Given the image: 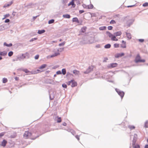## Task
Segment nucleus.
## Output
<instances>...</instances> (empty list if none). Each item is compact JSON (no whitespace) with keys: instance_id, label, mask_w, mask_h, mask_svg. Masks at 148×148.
<instances>
[{"instance_id":"nucleus-14","label":"nucleus","mask_w":148,"mask_h":148,"mask_svg":"<svg viewBox=\"0 0 148 148\" xmlns=\"http://www.w3.org/2000/svg\"><path fill=\"white\" fill-rule=\"evenodd\" d=\"M126 47L125 42L123 40L122 41V44L121 45V47L125 48Z\"/></svg>"},{"instance_id":"nucleus-4","label":"nucleus","mask_w":148,"mask_h":148,"mask_svg":"<svg viewBox=\"0 0 148 148\" xmlns=\"http://www.w3.org/2000/svg\"><path fill=\"white\" fill-rule=\"evenodd\" d=\"M94 66H91L89 67L88 68L86 71L84 72V73L85 74L88 73L91 71H93L94 68Z\"/></svg>"},{"instance_id":"nucleus-36","label":"nucleus","mask_w":148,"mask_h":148,"mask_svg":"<svg viewBox=\"0 0 148 148\" xmlns=\"http://www.w3.org/2000/svg\"><path fill=\"white\" fill-rule=\"evenodd\" d=\"M13 54V52L11 51L9 52L8 53V55L9 56H11Z\"/></svg>"},{"instance_id":"nucleus-44","label":"nucleus","mask_w":148,"mask_h":148,"mask_svg":"<svg viewBox=\"0 0 148 148\" xmlns=\"http://www.w3.org/2000/svg\"><path fill=\"white\" fill-rule=\"evenodd\" d=\"M112 28H113V27L112 26H109L108 27V29L109 30H112Z\"/></svg>"},{"instance_id":"nucleus-8","label":"nucleus","mask_w":148,"mask_h":148,"mask_svg":"<svg viewBox=\"0 0 148 148\" xmlns=\"http://www.w3.org/2000/svg\"><path fill=\"white\" fill-rule=\"evenodd\" d=\"M7 53L6 51H3L2 52L0 51V56H5L7 55ZM2 58L0 56V60H2Z\"/></svg>"},{"instance_id":"nucleus-42","label":"nucleus","mask_w":148,"mask_h":148,"mask_svg":"<svg viewBox=\"0 0 148 148\" xmlns=\"http://www.w3.org/2000/svg\"><path fill=\"white\" fill-rule=\"evenodd\" d=\"M143 7H146L148 6V3H144L143 5Z\"/></svg>"},{"instance_id":"nucleus-45","label":"nucleus","mask_w":148,"mask_h":148,"mask_svg":"<svg viewBox=\"0 0 148 148\" xmlns=\"http://www.w3.org/2000/svg\"><path fill=\"white\" fill-rule=\"evenodd\" d=\"M65 43V42H62L61 43L59 44V45L60 46H63L64 45Z\"/></svg>"},{"instance_id":"nucleus-27","label":"nucleus","mask_w":148,"mask_h":148,"mask_svg":"<svg viewBox=\"0 0 148 148\" xmlns=\"http://www.w3.org/2000/svg\"><path fill=\"white\" fill-rule=\"evenodd\" d=\"M145 128L148 127V120L145 123Z\"/></svg>"},{"instance_id":"nucleus-55","label":"nucleus","mask_w":148,"mask_h":148,"mask_svg":"<svg viewBox=\"0 0 148 148\" xmlns=\"http://www.w3.org/2000/svg\"><path fill=\"white\" fill-rule=\"evenodd\" d=\"M145 148H148V145H145Z\"/></svg>"},{"instance_id":"nucleus-51","label":"nucleus","mask_w":148,"mask_h":148,"mask_svg":"<svg viewBox=\"0 0 148 148\" xmlns=\"http://www.w3.org/2000/svg\"><path fill=\"white\" fill-rule=\"evenodd\" d=\"M75 137L78 140H79V136L76 135Z\"/></svg>"},{"instance_id":"nucleus-7","label":"nucleus","mask_w":148,"mask_h":148,"mask_svg":"<svg viewBox=\"0 0 148 148\" xmlns=\"http://www.w3.org/2000/svg\"><path fill=\"white\" fill-rule=\"evenodd\" d=\"M137 135L136 134H134V138L132 140V144H135L137 139Z\"/></svg>"},{"instance_id":"nucleus-22","label":"nucleus","mask_w":148,"mask_h":148,"mask_svg":"<svg viewBox=\"0 0 148 148\" xmlns=\"http://www.w3.org/2000/svg\"><path fill=\"white\" fill-rule=\"evenodd\" d=\"M47 65L46 64H43L39 68V69H43L45 68L47 66Z\"/></svg>"},{"instance_id":"nucleus-1","label":"nucleus","mask_w":148,"mask_h":148,"mask_svg":"<svg viewBox=\"0 0 148 148\" xmlns=\"http://www.w3.org/2000/svg\"><path fill=\"white\" fill-rule=\"evenodd\" d=\"M67 84L68 85H70L71 84V86L72 87L76 86L77 85V82L74 80H71L70 81L68 82L67 83Z\"/></svg>"},{"instance_id":"nucleus-43","label":"nucleus","mask_w":148,"mask_h":148,"mask_svg":"<svg viewBox=\"0 0 148 148\" xmlns=\"http://www.w3.org/2000/svg\"><path fill=\"white\" fill-rule=\"evenodd\" d=\"M62 86L64 88H66L67 87V85L65 84H62Z\"/></svg>"},{"instance_id":"nucleus-49","label":"nucleus","mask_w":148,"mask_h":148,"mask_svg":"<svg viewBox=\"0 0 148 148\" xmlns=\"http://www.w3.org/2000/svg\"><path fill=\"white\" fill-rule=\"evenodd\" d=\"M84 11L83 10H80L79 11V12L80 14H81L83 13H84Z\"/></svg>"},{"instance_id":"nucleus-35","label":"nucleus","mask_w":148,"mask_h":148,"mask_svg":"<svg viewBox=\"0 0 148 148\" xmlns=\"http://www.w3.org/2000/svg\"><path fill=\"white\" fill-rule=\"evenodd\" d=\"M116 23V21L113 20H112L110 22V24H115Z\"/></svg>"},{"instance_id":"nucleus-3","label":"nucleus","mask_w":148,"mask_h":148,"mask_svg":"<svg viewBox=\"0 0 148 148\" xmlns=\"http://www.w3.org/2000/svg\"><path fill=\"white\" fill-rule=\"evenodd\" d=\"M31 135V133L28 131H26L23 134V136L24 138L26 139L30 138Z\"/></svg>"},{"instance_id":"nucleus-48","label":"nucleus","mask_w":148,"mask_h":148,"mask_svg":"<svg viewBox=\"0 0 148 148\" xmlns=\"http://www.w3.org/2000/svg\"><path fill=\"white\" fill-rule=\"evenodd\" d=\"M140 42H143L144 41L143 39H140L138 40Z\"/></svg>"},{"instance_id":"nucleus-61","label":"nucleus","mask_w":148,"mask_h":148,"mask_svg":"<svg viewBox=\"0 0 148 148\" xmlns=\"http://www.w3.org/2000/svg\"><path fill=\"white\" fill-rule=\"evenodd\" d=\"M71 0L73 1H76L77 0Z\"/></svg>"},{"instance_id":"nucleus-34","label":"nucleus","mask_w":148,"mask_h":148,"mask_svg":"<svg viewBox=\"0 0 148 148\" xmlns=\"http://www.w3.org/2000/svg\"><path fill=\"white\" fill-rule=\"evenodd\" d=\"M54 20L53 19H51L49 20L48 22V23L49 24H50L54 23Z\"/></svg>"},{"instance_id":"nucleus-16","label":"nucleus","mask_w":148,"mask_h":148,"mask_svg":"<svg viewBox=\"0 0 148 148\" xmlns=\"http://www.w3.org/2000/svg\"><path fill=\"white\" fill-rule=\"evenodd\" d=\"M93 6L92 4H90L88 5L85 8L89 9H92L93 8Z\"/></svg>"},{"instance_id":"nucleus-30","label":"nucleus","mask_w":148,"mask_h":148,"mask_svg":"<svg viewBox=\"0 0 148 148\" xmlns=\"http://www.w3.org/2000/svg\"><path fill=\"white\" fill-rule=\"evenodd\" d=\"M10 16V14H6L4 16V18H2L3 20L6 18L7 17H9Z\"/></svg>"},{"instance_id":"nucleus-63","label":"nucleus","mask_w":148,"mask_h":148,"mask_svg":"<svg viewBox=\"0 0 148 148\" xmlns=\"http://www.w3.org/2000/svg\"><path fill=\"white\" fill-rule=\"evenodd\" d=\"M127 7H130V6H127Z\"/></svg>"},{"instance_id":"nucleus-2","label":"nucleus","mask_w":148,"mask_h":148,"mask_svg":"<svg viewBox=\"0 0 148 148\" xmlns=\"http://www.w3.org/2000/svg\"><path fill=\"white\" fill-rule=\"evenodd\" d=\"M135 62L136 63H138V62H145V60L144 59L142 60L140 59V55L138 54L136 56L135 60Z\"/></svg>"},{"instance_id":"nucleus-40","label":"nucleus","mask_w":148,"mask_h":148,"mask_svg":"<svg viewBox=\"0 0 148 148\" xmlns=\"http://www.w3.org/2000/svg\"><path fill=\"white\" fill-rule=\"evenodd\" d=\"M57 121L58 123H60L61 121V120L60 117L58 118Z\"/></svg>"},{"instance_id":"nucleus-17","label":"nucleus","mask_w":148,"mask_h":148,"mask_svg":"<svg viewBox=\"0 0 148 148\" xmlns=\"http://www.w3.org/2000/svg\"><path fill=\"white\" fill-rule=\"evenodd\" d=\"M73 73L75 75H78L79 73V71L77 70H74L73 71Z\"/></svg>"},{"instance_id":"nucleus-25","label":"nucleus","mask_w":148,"mask_h":148,"mask_svg":"<svg viewBox=\"0 0 148 148\" xmlns=\"http://www.w3.org/2000/svg\"><path fill=\"white\" fill-rule=\"evenodd\" d=\"M106 26L101 27L99 28V29L101 30H104L106 29Z\"/></svg>"},{"instance_id":"nucleus-54","label":"nucleus","mask_w":148,"mask_h":148,"mask_svg":"<svg viewBox=\"0 0 148 148\" xmlns=\"http://www.w3.org/2000/svg\"><path fill=\"white\" fill-rule=\"evenodd\" d=\"M63 125L64 126H66V123L64 122L63 123Z\"/></svg>"},{"instance_id":"nucleus-15","label":"nucleus","mask_w":148,"mask_h":148,"mask_svg":"<svg viewBox=\"0 0 148 148\" xmlns=\"http://www.w3.org/2000/svg\"><path fill=\"white\" fill-rule=\"evenodd\" d=\"M73 22H76L78 23H79V21L78 20V18L77 17L74 18H73L72 20Z\"/></svg>"},{"instance_id":"nucleus-12","label":"nucleus","mask_w":148,"mask_h":148,"mask_svg":"<svg viewBox=\"0 0 148 148\" xmlns=\"http://www.w3.org/2000/svg\"><path fill=\"white\" fill-rule=\"evenodd\" d=\"M132 146L133 148H140V146L139 145L137 144H132Z\"/></svg>"},{"instance_id":"nucleus-38","label":"nucleus","mask_w":148,"mask_h":148,"mask_svg":"<svg viewBox=\"0 0 148 148\" xmlns=\"http://www.w3.org/2000/svg\"><path fill=\"white\" fill-rule=\"evenodd\" d=\"M5 133V132H3L0 133V138L2 137L4 135Z\"/></svg>"},{"instance_id":"nucleus-13","label":"nucleus","mask_w":148,"mask_h":148,"mask_svg":"<svg viewBox=\"0 0 148 148\" xmlns=\"http://www.w3.org/2000/svg\"><path fill=\"white\" fill-rule=\"evenodd\" d=\"M7 143V141L4 140L1 143V145L3 147H5L6 145V144Z\"/></svg>"},{"instance_id":"nucleus-19","label":"nucleus","mask_w":148,"mask_h":148,"mask_svg":"<svg viewBox=\"0 0 148 148\" xmlns=\"http://www.w3.org/2000/svg\"><path fill=\"white\" fill-rule=\"evenodd\" d=\"M59 55H60V53L58 52L55 53L54 54L51 55V56H50V57H51V58L53 57H55L56 56H57Z\"/></svg>"},{"instance_id":"nucleus-24","label":"nucleus","mask_w":148,"mask_h":148,"mask_svg":"<svg viewBox=\"0 0 148 148\" xmlns=\"http://www.w3.org/2000/svg\"><path fill=\"white\" fill-rule=\"evenodd\" d=\"M111 47V45L110 44H108L105 45L104 48L106 49L110 48Z\"/></svg>"},{"instance_id":"nucleus-58","label":"nucleus","mask_w":148,"mask_h":148,"mask_svg":"<svg viewBox=\"0 0 148 148\" xmlns=\"http://www.w3.org/2000/svg\"><path fill=\"white\" fill-rule=\"evenodd\" d=\"M52 42H54V43H56V42H57L56 41H52Z\"/></svg>"},{"instance_id":"nucleus-41","label":"nucleus","mask_w":148,"mask_h":148,"mask_svg":"<svg viewBox=\"0 0 148 148\" xmlns=\"http://www.w3.org/2000/svg\"><path fill=\"white\" fill-rule=\"evenodd\" d=\"M135 128V127L134 125H131L130 126V130H132L134 129Z\"/></svg>"},{"instance_id":"nucleus-64","label":"nucleus","mask_w":148,"mask_h":148,"mask_svg":"<svg viewBox=\"0 0 148 148\" xmlns=\"http://www.w3.org/2000/svg\"><path fill=\"white\" fill-rule=\"evenodd\" d=\"M56 76V75H55L54 76L55 77V76Z\"/></svg>"},{"instance_id":"nucleus-52","label":"nucleus","mask_w":148,"mask_h":148,"mask_svg":"<svg viewBox=\"0 0 148 148\" xmlns=\"http://www.w3.org/2000/svg\"><path fill=\"white\" fill-rule=\"evenodd\" d=\"M14 79L16 81L18 80V79H19V78L18 77H15L14 78Z\"/></svg>"},{"instance_id":"nucleus-26","label":"nucleus","mask_w":148,"mask_h":148,"mask_svg":"<svg viewBox=\"0 0 148 148\" xmlns=\"http://www.w3.org/2000/svg\"><path fill=\"white\" fill-rule=\"evenodd\" d=\"M45 32V31L44 30H39L38 31V33L39 34H42V33H44Z\"/></svg>"},{"instance_id":"nucleus-31","label":"nucleus","mask_w":148,"mask_h":148,"mask_svg":"<svg viewBox=\"0 0 148 148\" xmlns=\"http://www.w3.org/2000/svg\"><path fill=\"white\" fill-rule=\"evenodd\" d=\"M111 40H112L116 41H117L118 40V39L116 38V37L114 36H113Z\"/></svg>"},{"instance_id":"nucleus-56","label":"nucleus","mask_w":148,"mask_h":148,"mask_svg":"<svg viewBox=\"0 0 148 148\" xmlns=\"http://www.w3.org/2000/svg\"><path fill=\"white\" fill-rule=\"evenodd\" d=\"M135 6V5H130V7H133V6Z\"/></svg>"},{"instance_id":"nucleus-21","label":"nucleus","mask_w":148,"mask_h":148,"mask_svg":"<svg viewBox=\"0 0 148 148\" xmlns=\"http://www.w3.org/2000/svg\"><path fill=\"white\" fill-rule=\"evenodd\" d=\"M4 45L7 46V47H11L12 46V44L11 43H10L9 44H8L6 42H4Z\"/></svg>"},{"instance_id":"nucleus-28","label":"nucleus","mask_w":148,"mask_h":148,"mask_svg":"<svg viewBox=\"0 0 148 148\" xmlns=\"http://www.w3.org/2000/svg\"><path fill=\"white\" fill-rule=\"evenodd\" d=\"M62 74L64 75L66 73V70L65 69H62Z\"/></svg>"},{"instance_id":"nucleus-62","label":"nucleus","mask_w":148,"mask_h":148,"mask_svg":"<svg viewBox=\"0 0 148 148\" xmlns=\"http://www.w3.org/2000/svg\"><path fill=\"white\" fill-rule=\"evenodd\" d=\"M147 142L148 143V138L147 139Z\"/></svg>"},{"instance_id":"nucleus-9","label":"nucleus","mask_w":148,"mask_h":148,"mask_svg":"<svg viewBox=\"0 0 148 148\" xmlns=\"http://www.w3.org/2000/svg\"><path fill=\"white\" fill-rule=\"evenodd\" d=\"M124 55V54L123 53H118L116 54L114 56L115 58H118L119 57H121L123 56Z\"/></svg>"},{"instance_id":"nucleus-20","label":"nucleus","mask_w":148,"mask_h":148,"mask_svg":"<svg viewBox=\"0 0 148 148\" xmlns=\"http://www.w3.org/2000/svg\"><path fill=\"white\" fill-rule=\"evenodd\" d=\"M107 33L108 34V36L109 37L111 38V39L113 37V36H114L112 34L109 32H107Z\"/></svg>"},{"instance_id":"nucleus-50","label":"nucleus","mask_w":148,"mask_h":148,"mask_svg":"<svg viewBox=\"0 0 148 148\" xmlns=\"http://www.w3.org/2000/svg\"><path fill=\"white\" fill-rule=\"evenodd\" d=\"M9 21H10V20L8 19H7L5 20V22L6 23H8V22H9Z\"/></svg>"},{"instance_id":"nucleus-59","label":"nucleus","mask_w":148,"mask_h":148,"mask_svg":"<svg viewBox=\"0 0 148 148\" xmlns=\"http://www.w3.org/2000/svg\"><path fill=\"white\" fill-rule=\"evenodd\" d=\"M34 40H36L37 39V38H34Z\"/></svg>"},{"instance_id":"nucleus-39","label":"nucleus","mask_w":148,"mask_h":148,"mask_svg":"<svg viewBox=\"0 0 148 148\" xmlns=\"http://www.w3.org/2000/svg\"><path fill=\"white\" fill-rule=\"evenodd\" d=\"M7 79L6 78H4L3 79V83H5L7 82Z\"/></svg>"},{"instance_id":"nucleus-18","label":"nucleus","mask_w":148,"mask_h":148,"mask_svg":"<svg viewBox=\"0 0 148 148\" xmlns=\"http://www.w3.org/2000/svg\"><path fill=\"white\" fill-rule=\"evenodd\" d=\"M121 34H122V33H121V32L120 31H119V32H117L116 33H114V34L116 36H120L121 35Z\"/></svg>"},{"instance_id":"nucleus-53","label":"nucleus","mask_w":148,"mask_h":148,"mask_svg":"<svg viewBox=\"0 0 148 148\" xmlns=\"http://www.w3.org/2000/svg\"><path fill=\"white\" fill-rule=\"evenodd\" d=\"M63 49H64V48H60L58 50V51H59L60 50H61V51H63Z\"/></svg>"},{"instance_id":"nucleus-37","label":"nucleus","mask_w":148,"mask_h":148,"mask_svg":"<svg viewBox=\"0 0 148 148\" xmlns=\"http://www.w3.org/2000/svg\"><path fill=\"white\" fill-rule=\"evenodd\" d=\"M23 71L25 72V73H30V72L27 69H24L23 70Z\"/></svg>"},{"instance_id":"nucleus-6","label":"nucleus","mask_w":148,"mask_h":148,"mask_svg":"<svg viewBox=\"0 0 148 148\" xmlns=\"http://www.w3.org/2000/svg\"><path fill=\"white\" fill-rule=\"evenodd\" d=\"M116 91L117 92L118 94L121 96V98H122L124 96V92L122 91H120L118 89H116Z\"/></svg>"},{"instance_id":"nucleus-11","label":"nucleus","mask_w":148,"mask_h":148,"mask_svg":"<svg viewBox=\"0 0 148 148\" xmlns=\"http://www.w3.org/2000/svg\"><path fill=\"white\" fill-rule=\"evenodd\" d=\"M87 29V28L86 26H84L82 27L81 29V32L82 33H84L85 32Z\"/></svg>"},{"instance_id":"nucleus-32","label":"nucleus","mask_w":148,"mask_h":148,"mask_svg":"<svg viewBox=\"0 0 148 148\" xmlns=\"http://www.w3.org/2000/svg\"><path fill=\"white\" fill-rule=\"evenodd\" d=\"M135 19L134 18H132L130 19V25L132 24L133 23Z\"/></svg>"},{"instance_id":"nucleus-23","label":"nucleus","mask_w":148,"mask_h":148,"mask_svg":"<svg viewBox=\"0 0 148 148\" xmlns=\"http://www.w3.org/2000/svg\"><path fill=\"white\" fill-rule=\"evenodd\" d=\"M63 17L64 18H69L70 17V15L69 14H65L63 15Z\"/></svg>"},{"instance_id":"nucleus-57","label":"nucleus","mask_w":148,"mask_h":148,"mask_svg":"<svg viewBox=\"0 0 148 148\" xmlns=\"http://www.w3.org/2000/svg\"><path fill=\"white\" fill-rule=\"evenodd\" d=\"M34 39H32L30 41V42H31V41H34Z\"/></svg>"},{"instance_id":"nucleus-47","label":"nucleus","mask_w":148,"mask_h":148,"mask_svg":"<svg viewBox=\"0 0 148 148\" xmlns=\"http://www.w3.org/2000/svg\"><path fill=\"white\" fill-rule=\"evenodd\" d=\"M56 74H61V72L60 71H58L56 72Z\"/></svg>"},{"instance_id":"nucleus-33","label":"nucleus","mask_w":148,"mask_h":148,"mask_svg":"<svg viewBox=\"0 0 148 148\" xmlns=\"http://www.w3.org/2000/svg\"><path fill=\"white\" fill-rule=\"evenodd\" d=\"M13 3V2H11V3L10 4H8L7 5H4L3 7L4 8H6L7 7L9 6H10Z\"/></svg>"},{"instance_id":"nucleus-46","label":"nucleus","mask_w":148,"mask_h":148,"mask_svg":"<svg viewBox=\"0 0 148 148\" xmlns=\"http://www.w3.org/2000/svg\"><path fill=\"white\" fill-rule=\"evenodd\" d=\"M39 57V55H37L35 56V59H36V60L38 59V58Z\"/></svg>"},{"instance_id":"nucleus-29","label":"nucleus","mask_w":148,"mask_h":148,"mask_svg":"<svg viewBox=\"0 0 148 148\" xmlns=\"http://www.w3.org/2000/svg\"><path fill=\"white\" fill-rule=\"evenodd\" d=\"M114 46L115 48H118L119 47V44L115 43L114 44Z\"/></svg>"},{"instance_id":"nucleus-5","label":"nucleus","mask_w":148,"mask_h":148,"mask_svg":"<svg viewBox=\"0 0 148 148\" xmlns=\"http://www.w3.org/2000/svg\"><path fill=\"white\" fill-rule=\"evenodd\" d=\"M118 65V64L116 63H111L109 64L108 66L109 68H114L116 67Z\"/></svg>"},{"instance_id":"nucleus-60","label":"nucleus","mask_w":148,"mask_h":148,"mask_svg":"<svg viewBox=\"0 0 148 148\" xmlns=\"http://www.w3.org/2000/svg\"><path fill=\"white\" fill-rule=\"evenodd\" d=\"M62 40V39H60L59 40L60 41V42Z\"/></svg>"},{"instance_id":"nucleus-10","label":"nucleus","mask_w":148,"mask_h":148,"mask_svg":"<svg viewBox=\"0 0 148 148\" xmlns=\"http://www.w3.org/2000/svg\"><path fill=\"white\" fill-rule=\"evenodd\" d=\"M71 5H72L73 8H75V7L76 5L75 4L74 1L71 0V1L68 4V6H69Z\"/></svg>"}]
</instances>
